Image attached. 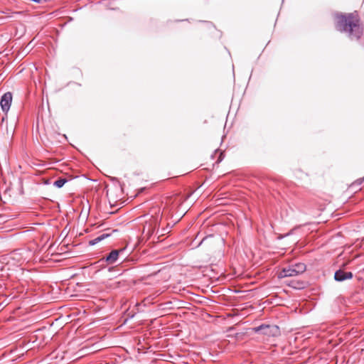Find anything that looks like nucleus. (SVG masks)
<instances>
[{
  "label": "nucleus",
  "instance_id": "3",
  "mask_svg": "<svg viewBox=\"0 0 364 364\" xmlns=\"http://www.w3.org/2000/svg\"><path fill=\"white\" fill-rule=\"evenodd\" d=\"M306 265L304 263H296L284 268L280 273V277H294L304 272Z\"/></svg>",
  "mask_w": 364,
  "mask_h": 364
},
{
  "label": "nucleus",
  "instance_id": "14",
  "mask_svg": "<svg viewBox=\"0 0 364 364\" xmlns=\"http://www.w3.org/2000/svg\"><path fill=\"white\" fill-rule=\"evenodd\" d=\"M2 75V73L0 74V77Z\"/></svg>",
  "mask_w": 364,
  "mask_h": 364
},
{
  "label": "nucleus",
  "instance_id": "2",
  "mask_svg": "<svg viewBox=\"0 0 364 364\" xmlns=\"http://www.w3.org/2000/svg\"><path fill=\"white\" fill-rule=\"evenodd\" d=\"M12 102V94L10 92H7L3 95L1 99L0 105L3 112L5 113L4 114H0V129H6L7 134H9V131L7 129V122H5L7 117V112L9 110L11 104Z\"/></svg>",
  "mask_w": 364,
  "mask_h": 364
},
{
  "label": "nucleus",
  "instance_id": "1",
  "mask_svg": "<svg viewBox=\"0 0 364 364\" xmlns=\"http://www.w3.org/2000/svg\"><path fill=\"white\" fill-rule=\"evenodd\" d=\"M336 28L341 32L347 33L351 40L360 39L363 33V28L356 12L338 16Z\"/></svg>",
  "mask_w": 364,
  "mask_h": 364
},
{
  "label": "nucleus",
  "instance_id": "7",
  "mask_svg": "<svg viewBox=\"0 0 364 364\" xmlns=\"http://www.w3.org/2000/svg\"><path fill=\"white\" fill-rule=\"evenodd\" d=\"M124 250V248L114 250L105 257L104 259L108 264H114L117 261L119 255L122 254Z\"/></svg>",
  "mask_w": 364,
  "mask_h": 364
},
{
  "label": "nucleus",
  "instance_id": "9",
  "mask_svg": "<svg viewBox=\"0 0 364 364\" xmlns=\"http://www.w3.org/2000/svg\"><path fill=\"white\" fill-rule=\"evenodd\" d=\"M109 236V233H102L95 238L90 240L88 243L90 245L93 246Z\"/></svg>",
  "mask_w": 364,
  "mask_h": 364
},
{
  "label": "nucleus",
  "instance_id": "10",
  "mask_svg": "<svg viewBox=\"0 0 364 364\" xmlns=\"http://www.w3.org/2000/svg\"><path fill=\"white\" fill-rule=\"evenodd\" d=\"M68 182V179L67 178H58V180H56L53 185L60 188H62L66 183Z\"/></svg>",
  "mask_w": 364,
  "mask_h": 364
},
{
  "label": "nucleus",
  "instance_id": "11",
  "mask_svg": "<svg viewBox=\"0 0 364 364\" xmlns=\"http://www.w3.org/2000/svg\"><path fill=\"white\" fill-rule=\"evenodd\" d=\"M363 182H364V176L362 178H360L355 180L354 182H353L350 184V188H352L353 189H355L356 188L359 187Z\"/></svg>",
  "mask_w": 364,
  "mask_h": 364
},
{
  "label": "nucleus",
  "instance_id": "13",
  "mask_svg": "<svg viewBox=\"0 0 364 364\" xmlns=\"http://www.w3.org/2000/svg\"><path fill=\"white\" fill-rule=\"evenodd\" d=\"M33 2H36V3H41L42 1H48V0H31Z\"/></svg>",
  "mask_w": 364,
  "mask_h": 364
},
{
  "label": "nucleus",
  "instance_id": "4",
  "mask_svg": "<svg viewBox=\"0 0 364 364\" xmlns=\"http://www.w3.org/2000/svg\"><path fill=\"white\" fill-rule=\"evenodd\" d=\"M167 211V208H164V211L161 214ZM161 215L160 216L159 215H156L155 217H152V220L149 222L146 223L143 228V234H144L146 236L149 237L156 230L159 225V223L160 220L161 219Z\"/></svg>",
  "mask_w": 364,
  "mask_h": 364
},
{
  "label": "nucleus",
  "instance_id": "5",
  "mask_svg": "<svg viewBox=\"0 0 364 364\" xmlns=\"http://www.w3.org/2000/svg\"><path fill=\"white\" fill-rule=\"evenodd\" d=\"M255 333H261L267 336H276L279 333V329L275 325L262 324L253 328Z\"/></svg>",
  "mask_w": 364,
  "mask_h": 364
},
{
  "label": "nucleus",
  "instance_id": "8",
  "mask_svg": "<svg viewBox=\"0 0 364 364\" xmlns=\"http://www.w3.org/2000/svg\"><path fill=\"white\" fill-rule=\"evenodd\" d=\"M353 277L351 272H346L341 269L337 270L334 274V279L337 282H343L346 279H350Z\"/></svg>",
  "mask_w": 364,
  "mask_h": 364
},
{
  "label": "nucleus",
  "instance_id": "12",
  "mask_svg": "<svg viewBox=\"0 0 364 364\" xmlns=\"http://www.w3.org/2000/svg\"><path fill=\"white\" fill-rule=\"evenodd\" d=\"M121 283H122V282H113L112 286H113V287H119V285Z\"/></svg>",
  "mask_w": 364,
  "mask_h": 364
},
{
  "label": "nucleus",
  "instance_id": "6",
  "mask_svg": "<svg viewBox=\"0 0 364 364\" xmlns=\"http://www.w3.org/2000/svg\"><path fill=\"white\" fill-rule=\"evenodd\" d=\"M30 252L26 249H18L12 252L11 258L16 261L19 264L28 261V257Z\"/></svg>",
  "mask_w": 364,
  "mask_h": 364
}]
</instances>
